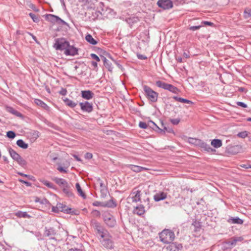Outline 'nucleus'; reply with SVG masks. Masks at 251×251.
I'll return each instance as SVG.
<instances>
[{
	"instance_id": "f257e3e1",
	"label": "nucleus",
	"mask_w": 251,
	"mask_h": 251,
	"mask_svg": "<svg viewBox=\"0 0 251 251\" xmlns=\"http://www.w3.org/2000/svg\"><path fill=\"white\" fill-rule=\"evenodd\" d=\"M160 241L165 244H170L174 240L175 233L171 230L165 229L159 234Z\"/></svg>"
},
{
	"instance_id": "f03ea898",
	"label": "nucleus",
	"mask_w": 251,
	"mask_h": 251,
	"mask_svg": "<svg viewBox=\"0 0 251 251\" xmlns=\"http://www.w3.org/2000/svg\"><path fill=\"white\" fill-rule=\"evenodd\" d=\"M143 90L145 92L146 98L148 100L152 102H156L157 101L158 93L153 90L151 87L147 85L143 86Z\"/></svg>"
},
{
	"instance_id": "7ed1b4c3",
	"label": "nucleus",
	"mask_w": 251,
	"mask_h": 251,
	"mask_svg": "<svg viewBox=\"0 0 251 251\" xmlns=\"http://www.w3.org/2000/svg\"><path fill=\"white\" fill-rule=\"evenodd\" d=\"M102 216L105 224L109 227H113L116 225L114 217L108 211H104Z\"/></svg>"
},
{
	"instance_id": "20e7f679",
	"label": "nucleus",
	"mask_w": 251,
	"mask_h": 251,
	"mask_svg": "<svg viewBox=\"0 0 251 251\" xmlns=\"http://www.w3.org/2000/svg\"><path fill=\"white\" fill-rule=\"evenodd\" d=\"M8 151L12 158L16 161L20 165L24 166L26 165V161L11 147L8 149Z\"/></svg>"
},
{
	"instance_id": "39448f33",
	"label": "nucleus",
	"mask_w": 251,
	"mask_h": 251,
	"mask_svg": "<svg viewBox=\"0 0 251 251\" xmlns=\"http://www.w3.org/2000/svg\"><path fill=\"white\" fill-rule=\"evenodd\" d=\"M69 42L67 41L64 38H57L55 40V43L53 45V47L56 50H65L68 47L69 45Z\"/></svg>"
},
{
	"instance_id": "423d86ee",
	"label": "nucleus",
	"mask_w": 251,
	"mask_h": 251,
	"mask_svg": "<svg viewBox=\"0 0 251 251\" xmlns=\"http://www.w3.org/2000/svg\"><path fill=\"white\" fill-rule=\"evenodd\" d=\"M92 204L95 206H101L108 208H115L117 206L116 202L113 199L105 202L95 201Z\"/></svg>"
},
{
	"instance_id": "0eeeda50",
	"label": "nucleus",
	"mask_w": 251,
	"mask_h": 251,
	"mask_svg": "<svg viewBox=\"0 0 251 251\" xmlns=\"http://www.w3.org/2000/svg\"><path fill=\"white\" fill-rule=\"evenodd\" d=\"M103 238L101 244L103 247L107 249H112L114 248V243L112 241V237L108 232V235L106 237H101Z\"/></svg>"
},
{
	"instance_id": "6e6552de",
	"label": "nucleus",
	"mask_w": 251,
	"mask_h": 251,
	"mask_svg": "<svg viewBox=\"0 0 251 251\" xmlns=\"http://www.w3.org/2000/svg\"><path fill=\"white\" fill-rule=\"evenodd\" d=\"M156 4L163 10H168L173 7V3L171 0H158Z\"/></svg>"
},
{
	"instance_id": "1a4fd4ad",
	"label": "nucleus",
	"mask_w": 251,
	"mask_h": 251,
	"mask_svg": "<svg viewBox=\"0 0 251 251\" xmlns=\"http://www.w3.org/2000/svg\"><path fill=\"white\" fill-rule=\"evenodd\" d=\"M93 226L97 231V233L99 234L100 237H106V235H108V231L101 226L100 224L98 222L95 221L93 224Z\"/></svg>"
},
{
	"instance_id": "9d476101",
	"label": "nucleus",
	"mask_w": 251,
	"mask_h": 251,
	"mask_svg": "<svg viewBox=\"0 0 251 251\" xmlns=\"http://www.w3.org/2000/svg\"><path fill=\"white\" fill-rule=\"evenodd\" d=\"M195 141V144L203 149L204 151H207V152H212L215 151V150L213 149L210 146L204 142L203 141L200 139H194Z\"/></svg>"
},
{
	"instance_id": "9b49d317",
	"label": "nucleus",
	"mask_w": 251,
	"mask_h": 251,
	"mask_svg": "<svg viewBox=\"0 0 251 251\" xmlns=\"http://www.w3.org/2000/svg\"><path fill=\"white\" fill-rule=\"evenodd\" d=\"M58 209L60 212H63L66 214H71L73 215H77L78 213L75 212V211L73 210L71 208L66 207L65 205L61 203H58L56 204Z\"/></svg>"
},
{
	"instance_id": "f8f14e48",
	"label": "nucleus",
	"mask_w": 251,
	"mask_h": 251,
	"mask_svg": "<svg viewBox=\"0 0 251 251\" xmlns=\"http://www.w3.org/2000/svg\"><path fill=\"white\" fill-rule=\"evenodd\" d=\"M81 109L83 112L90 113L93 110L92 103H90L87 101L79 103Z\"/></svg>"
},
{
	"instance_id": "ddd939ff",
	"label": "nucleus",
	"mask_w": 251,
	"mask_h": 251,
	"mask_svg": "<svg viewBox=\"0 0 251 251\" xmlns=\"http://www.w3.org/2000/svg\"><path fill=\"white\" fill-rule=\"evenodd\" d=\"M56 234V231L55 229L52 227H45L44 235L47 237H50V239H53L54 238L52 236H55Z\"/></svg>"
},
{
	"instance_id": "4468645a",
	"label": "nucleus",
	"mask_w": 251,
	"mask_h": 251,
	"mask_svg": "<svg viewBox=\"0 0 251 251\" xmlns=\"http://www.w3.org/2000/svg\"><path fill=\"white\" fill-rule=\"evenodd\" d=\"M64 53L66 55L75 56L78 54V50L76 48L73 46H71L69 44L68 47H67L66 50H65Z\"/></svg>"
},
{
	"instance_id": "2eb2a0df",
	"label": "nucleus",
	"mask_w": 251,
	"mask_h": 251,
	"mask_svg": "<svg viewBox=\"0 0 251 251\" xmlns=\"http://www.w3.org/2000/svg\"><path fill=\"white\" fill-rule=\"evenodd\" d=\"M243 240L242 237H233L226 242L229 247L235 246L238 242H241Z\"/></svg>"
},
{
	"instance_id": "dca6fc26",
	"label": "nucleus",
	"mask_w": 251,
	"mask_h": 251,
	"mask_svg": "<svg viewBox=\"0 0 251 251\" xmlns=\"http://www.w3.org/2000/svg\"><path fill=\"white\" fill-rule=\"evenodd\" d=\"M81 97L86 100H89L92 99L94 94L90 90H83L81 92Z\"/></svg>"
},
{
	"instance_id": "f3484780",
	"label": "nucleus",
	"mask_w": 251,
	"mask_h": 251,
	"mask_svg": "<svg viewBox=\"0 0 251 251\" xmlns=\"http://www.w3.org/2000/svg\"><path fill=\"white\" fill-rule=\"evenodd\" d=\"M61 188H62L63 193L65 194L66 196L68 197H74V194L70 189V187L68 183Z\"/></svg>"
},
{
	"instance_id": "a211bd4d",
	"label": "nucleus",
	"mask_w": 251,
	"mask_h": 251,
	"mask_svg": "<svg viewBox=\"0 0 251 251\" xmlns=\"http://www.w3.org/2000/svg\"><path fill=\"white\" fill-rule=\"evenodd\" d=\"M167 198V193L163 192H160L155 194L153 196L154 200L155 201H159L165 200Z\"/></svg>"
},
{
	"instance_id": "6ab92c4d",
	"label": "nucleus",
	"mask_w": 251,
	"mask_h": 251,
	"mask_svg": "<svg viewBox=\"0 0 251 251\" xmlns=\"http://www.w3.org/2000/svg\"><path fill=\"white\" fill-rule=\"evenodd\" d=\"M128 168L131 170L136 173L140 172L143 170H147V169L145 167H141L137 165L129 164L127 166Z\"/></svg>"
},
{
	"instance_id": "aec40b11",
	"label": "nucleus",
	"mask_w": 251,
	"mask_h": 251,
	"mask_svg": "<svg viewBox=\"0 0 251 251\" xmlns=\"http://www.w3.org/2000/svg\"><path fill=\"white\" fill-rule=\"evenodd\" d=\"M133 212L134 214H137L139 216L143 215L145 212V207L143 205L140 204L138 206H137L134 209Z\"/></svg>"
},
{
	"instance_id": "412c9836",
	"label": "nucleus",
	"mask_w": 251,
	"mask_h": 251,
	"mask_svg": "<svg viewBox=\"0 0 251 251\" xmlns=\"http://www.w3.org/2000/svg\"><path fill=\"white\" fill-rule=\"evenodd\" d=\"M182 248L181 244H176V243H171L167 247V249L169 251H179L180 248Z\"/></svg>"
},
{
	"instance_id": "4be33fe9",
	"label": "nucleus",
	"mask_w": 251,
	"mask_h": 251,
	"mask_svg": "<svg viewBox=\"0 0 251 251\" xmlns=\"http://www.w3.org/2000/svg\"><path fill=\"white\" fill-rule=\"evenodd\" d=\"M227 222L230 224L242 225L243 224V220L239 217H230L227 220Z\"/></svg>"
},
{
	"instance_id": "5701e85b",
	"label": "nucleus",
	"mask_w": 251,
	"mask_h": 251,
	"mask_svg": "<svg viewBox=\"0 0 251 251\" xmlns=\"http://www.w3.org/2000/svg\"><path fill=\"white\" fill-rule=\"evenodd\" d=\"M139 21L140 20L137 17H129L126 19V21L131 28L135 24L138 23Z\"/></svg>"
},
{
	"instance_id": "b1692460",
	"label": "nucleus",
	"mask_w": 251,
	"mask_h": 251,
	"mask_svg": "<svg viewBox=\"0 0 251 251\" xmlns=\"http://www.w3.org/2000/svg\"><path fill=\"white\" fill-rule=\"evenodd\" d=\"M35 103L37 105L43 108L44 109L46 110L47 111H49L50 109V108L49 106L47 105L46 103H45L44 101L42 100H39V99H35L34 100Z\"/></svg>"
},
{
	"instance_id": "393cba45",
	"label": "nucleus",
	"mask_w": 251,
	"mask_h": 251,
	"mask_svg": "<svg viewBox=\"0 0 251 251\" xmlns=\"http://www.w3.org/2000/svg\"><path fill=\"white\" fill-rule=\"evenodd\" d=\"M14 215L19 218H28L30 219L31 218V216L28 214L26 212H23L21 211H18L16 212Z\"/></svg>"
},
{
	"instance_id": "a878e982",
	"label": "nucleus",
	"mask_w": 251,
	"mask_h": 251,
	"mask_svg": "<svg viewBox=\"0 0 251 251\" xmlns=\"http://www.w3.org/2000/svg\"><path fill=\"white\" fill-rule=\"evenodd\" d=\"M101 58L106 68H107L109 71L112 72L113 68L111 63L104 56H101Z\"/></svg>"
},
{
	"instance_id": "bb28decb",
	"label": "nucleus",
	"mask_w": 251,
	"mask_h": 251,
	"mask_svg": "<svg viewBox=\"0 0 251 251\" xmlns=\"http://www.w3.org/2000/svg\"><path fill=\"white\" fill-rule=\"evenodd\" d=\"M6 110L9 113L16 116L18 117H23V115L20 112H18L17 110L14 109L13 107L8 106L6 107Z\"/></svg>"
},
{
	"instance_id": "cd10ccee",
	"label": "nucleus",
	"mask_w": 251,
	"mask_h": 251,
	"mask_svg": "<svg viewBox=\"0 0 251 251\" xmlns=\"http://www.w3.org/2000/svg\"><path fill=\"white\" fill-rule=\"evenodd\" d=\"M53 180L61 187L66 185L68 183L65 179L61 178L55 177L53 179Z\"/></svg>"
},
{
	"instance_id": "c85d7f7f",
	"label": "nucleus",
	"mask_w": 251,
	"mask_h": 251,
	"mask_svg": "<svg viewBox=\"0 0 251 251\" xmlns=\"http://www.w3.org/2000/svg\"><path fill=\"white\" fill-rule=\"evenodd\" d=\"M85 40L89 43L93 45H95L98 43V41L96 40H95L90 34H88L86 35Z\"/></svg>"
},
{
	"instance_id": "c756f323",
	"label": "nucleus",
	"mask_w": 251,
	"mask_h": 251,
	"mask_svg": "<svg viewBox=\"0 0 251 251\" xmlns=\"http://www.w3.org/2000/svg\"><path fill=\"white\" fill-rule=\"evenodd\" d=\"M155 84L158 87L167 90L169 84L160 80H157L155 82Z\"/></svg>"
},
{
	"instance_id": "7c9ffc66",
	"label": "nucleus",
	"mask_w": 251,
	"mask_h": 251,
	"mask_svg": "<svg viewBox=\"0 0 251 251\" xmlns=\"http://www.w3.org/2000/svg\"><path fill=\"white\" fill-rule=\"evenodd\" d=\"M211 144L215 148H219L222 146V142L220 139H214L212 140Z\"/></svg>"
},
{
	"instance_id": "2f4dec72",
	"label": "nucleus",
	"mask_w": 251,
	"mask_h": 251,
	"mask_svg": "<svg viewBox=\"0 0 251 251\" xmlns=\"http://www.w3.org/2000/svg\"><path fill=\"white\" fill-rule=\"evenodd\" d=\"M173 98L176 101L182 102V103H188V104H192L193 102L187 99H184L182 98L178 97L177 96H174Z\"/></svg>"
},
{
	"instance_id": "473e14b6",
	"label": "nucleus",
	"mask_w": 251,
	"mask_h": 251,
	"mask_svg": "<svg viewBox=\"0 0 251 251\" xmlns=\"http://www.w3.org/2000/svg\"><path fill=\"white\" fill-rule=\"evenodd\" d=\"M16 144L17 146L23 149H26L28 147V144L25 143L23 140L19 139L17 141Z\"/></svg>"
},
{
	"instance_id": "72a5a7b5",
	"label": "nucleus",
	"mask_w": 251,
	"mask_h": 251,
	"mask_svg": "<svg viewBox=\"0 0 251 251\" xmlns=\"http://www.w3.org/2000/svg\"><path fill=\"white\" fill-rule=\"evenodd\" d=\"M64 101L67 106L71 108H74L77 105L76 102H74L68 98L64 99Z\"/></svg>"
},
{
	"instance_id": "f704fd0d",
	"label": "nucleus",
	"mask_w": 251,
	"mask_h": 251,
	"mask_svg": "<svg viewBox=\"0 0 251 251\" xmlns=\"http://www.w3.org/2000/svg\"><path fill=\"white\" fill-rule=\"evenodd\" d=\"M167 90L169 91L170 92L174 94H178V93L180 92L179 90L176 87L171 84H169Z\"/></svg>"
},
{
	"instance_id": "c9c22d12",
	"label": "nucleus",
	"mask_w": 251,
	"mask_h": 251,
	"mask_svg": "<svg viewBox=\"0 0 251 251\" xmlns=\"http://www.w3.org/2000/svg\"><path fill=\"white\" fill-rule=\"evenodd\" d=\"M58 16L52 15V14H47L46 15L47 19L52 23H56L57 19Z\"/></svg>"
},
{
	"instance_id": "e433bc0d",
	"label": "nucleus",
	"mask_w": 251,
	"mask_h": 251,
	"mask_svg": "<svg viewBox=\"0 0 251 251\" xmlns=\"http://www.w3.org/2000/svg\"><path fill=\"white\" fill-rule=\"evenodd\" d=\"M75 187L77 190V191L79 193V195L82 197L84 199H85L86 198V195L83 192L79 184L78 183H76L75 184Z\"/></svg>"
},
{
	"instance_id": "4c0bfd02",
	"label": "nucleus",
	"mask_w": 251,
	"mask_h": 251,
	"mask_svg": "<svg viewBox=\"0 0 251 251\" xmlns=\"http://www.w3.org/2000/svg\"><path fill=\"white\" fill-rule=\"evenodd\" d=\"M239 147L238 146H234L229 147L227 150L228 151L229 153H231L233 154H236L238 152V149Z\"/></svg>"
},
{
	"instance_id": "58836bf2",
	"label": "nucleus",
	"mask_w": 251,
	"mask_h": 251,
	"mask_svg": "<svg viewBox=\"0 0 251 251\" xmlns=\"http://www.w3.org/2000/svg\"><path fill=\"white\" fill-rule=\"evenodd\" d=\"M141 191L140 190H137L136 192V194L134 196L132 197V201L133 202H138L141 201Z\"/></svg>"
},
{
	"instance_id": "ea45409f",
	"label": "nucleus",
	"mask_w": 251,
	"mask_h": 251,
	"mask_svg": "<svg viewBox=\"0 0 251 251\" xmlns=\"http://www.w3.org/2000/svg\"><path fill=\"white\" fill-rule=\"evenodd\" d=\"M192 225L195 227V231H200L201 227V223L196 220L193 222Z\"/></svg>"
},
{
	"instance_id": "a19ab883",
	"label": "nucleus",
	"mask_w": 251,
	"mask_h": 251,
	"mask_svg": "<svg viewBox=\"0 0 251 251\" xmlns=\"http://www.w3.org/2000/svg\"><path fill=\"white\" fill-rule=\"evenodd\" d=\"M34 201L35 202H39L41 204H47L49 202L47 199H44L43 200H40V199L37 197H35Z\"/></svg>"
},
{
	"instance_id": "79ce46f5",
	"label": "nucleus",
	"mask_w": 251,
	"mask_h": 251,
	"mask_svg": "<svg viewBox=\"0 0 251 251\" xmlns=\"http://www.w3.org/2000/svg\"><path fill=\"white\" fill-rule=\"evenodd\" d=\"M29 16L31 17L34 22L38 23L40 21V18L38 16H37L32 13H30L29 14Z\"/></svg>"
},
{
	"instance_id": "37998d69",
	"label": "nucleus",
	"mask_w": 251,
	"mask_h": 251,
	"mask_svg": "<svg viewBox=\"0 0 251 251\" xmlns=\"http://www.w3.org/2000/svg\"><path fill=\"white\" fill-rule=\"evenodd\" d=\"M148 126L152 128L153 130L158 128V126L153 121L150 120L148 122Z\"/></svg>"
},
{
	"instance_id": "c03bdc74",
	"label": "nucleus",
	"mask_w": 251,
	"mask_h": 251,
	"mask_svg": "<svg viewBox=\"0 0 251 251\" xmlns=\"http://www.w3.org/2000/svg\"><path fill=\"white\" fill-rule=\"evenodd\" d=\"M42 183L47 186L48 187L50 188H53V183L50 182V181L46 180H43L41 181Z\"/></svg>"
},
{
	"instance_id": "a18cd8bd",
	"label": "nucleus",
	"mask_w": 251,
	"mask_h": 251,
	"mask_svg": "<svg viewBox=\"0 0 251 251\" xmlns=\"http://www.w3.org/2000/svg\"><path fill=\"white\" fill-rule=\"evenodd\" d=\"M6 136L10 139H14L16 136V134L13 131H8L7 132Z\"/></svg>"
},
{
	"instance_id": "49530a36",
	"label": "nucleus",
	"mask_w": 251,
	"mask_h": 251,
	"mask_svg": "<svg viewBox=\"0 0 251 251\" xmlns=\"http://www.w3.org/2000/svg\"><path fill=\"white\" fill-rule=\"evenodd\" d=\"M162 126L163 127L164 134H165L166 132L168 133H174L173 129L172 128L167 127L164 126L163 122H162Z\"/></svg>"
},
{
	"instance_id": "de8ad7c7",
	"label": "nucleus",
	"mask_w": 251,
	"mask_h": 251,
	"mask_svg": "<svg viewBox=\"0 0 251 251\" xmlns=\"http://www.w3.org/2000/svg\"><path fill=\"white\" fill-rule=\"evenodd\" d=\"M248 135V132L246 131H242L240 132H239L237 134V136L239 137L245 138V137H247Z\"/></svg>"
},
{
	"instance_id": "09e8293b",
	"label": "nucleus",
	"mask_w": 251,
	"mask_h": 251,
	"mask_svg": "<svg viewBox=\"0 0 251 251\" xmlns=\"http://www.w3.org/2000/svg\"><path fill=\"white\" fill-rule=\"evenodd\" d=\"M92 214L93 215V216L94 217H100V211H98L97 210H93L92 211Z\"/></svg>"
},
{
	"instance_id": "8fccbe9b",
	"label": "nucleus",
	"mask_w": 251,
	"mask_h": 251,
	"mask_svg": "<svg viewBox=\"0 0 251 251\" xmlns=\"http://www.w3.org/2000/svg\"><path fill=\"white\" fill-rule=\"evenodd\" d=\"M56 23L60 25H68V24L66 22L60 19L58 16Z\"/></svg>"
},
{
	"instance_id": "3c124183",
	"label": "nucleus",
	"mask_w": 251,
	"mask_h": 251,
	"mask_svg": "<svg viewBox=\"0 0 251 251\" xmlns=\"http://www.w3.org/2000/svg\"><path fill=\"white\" fill-rule=\"evenodd\" d=\"M244 17L245 18H248L251 16V9H246L244 11Z\"/></svg>"
},
{
	"instance_id": "603ef678",
	"label": "nucleus",
	"mask_w": 251,
	"mask_h": 251,
	"mask_svg": "<svg viewBox=\"0 0 251 251\" xmlns=\"http://www.w3.org/2000/svg\"><path fill=\"white\" fill-rule=\"evenodd\" d=\"M139 126L143 129H146L148 127V123L146 124L145 122H140L139 123Z\"/></svg>"
},
{
	"instance_id": "864d4df0",
	"label": "nucleus",
	"mask_w": 251,
	"mask_h": 251,
	"mask_svg": "<svg viewBox=\"0 0 251 251\" xmlns=\"http://www.w3.org/2000/svg\"><path fill=\"white\" fill-rule=\"evenodd\" d=\"M107 189H101L100 190V197L102 198H105L107 195Z\"/></svg>"
},
{
	"instance_id": "5fc2aeb1",
	"label": "nucleus",
	"mask_w": 251,
	"mask_h": 251,
	"mask_svg": "<svg viewBox=\"0 0 251 251\" xmlns=\"http://www.w3.org/2000/svg\"><path fill=\"white\" fill-rule=\"evenodd\" d=\"M203 26V25H196V26H191L189 27V29L192 31H195L196 30L199 29L201 27Z\"/></svg>"
},
{
	"instance_id": "6e6d98bb",
	"label": "nucleus",
	"mask_w": 251,
	"mask_h": 251,
	"mask_svg": "<svg viewBox=\"0 0 251 251\" xmlns=\"http://www.w3.org/2000/svg\"><path fill=\"white\" fill-rule=\"evenodd\" d=\"M18 174L19 175L21 176L26 177L28 178V179H29L30 180H32V178L34 177L33 176H30V175H26V174H24L23 173H21V172H18Z\"/></svg>"
},
{
	"instance_id": "4d7b16f0",
	"label": "nucleus",
	"mask_w": 251,
	"mask_h": 251,
	"mask_svg": "<svg viewBox=\"0 0 251 251\" xmlns=\"http://www.w3.org/2000/svg\"><path fill=\"white\" fill-rule=\"evenodd\" d=\"M201 25H208V26H213L214 25V23L211 22H208V21H202L201 22Z\"/></svg>"
},
{
	"instance_id": "13d9d810",
	"label": "nucleus",
	"mask_w": 251,
	"mask_h": 251,
	"mask_svg": "<svg viewBox=\"0 0 251 251\" xmlns=\"http://www.w3.org/2000/svg\"><path fill=\"white\" fill-rule=\"evenodd\" d=\"M67 93V91L66 89L62 88L60 90V91L59 92V94L62 96H65L66 95Z\"/></svg>"
},
{
	"instance_id": "bf43d9fd",
	"label": "nucleus",
	"mask_w": 251,
	"mask_h": 251,
	"mask_svg": "<svg viewBox=\"0 0 251 251\" xmlns=\"http://www.w3.org/2000/svg\"><path fill=\"white\" fill-rule=\"evenodd\" d=\"M90 56H91V57H92V59L96 60L97 61L99 62L100 61V58L96 54L91 53L90 54Z\"/></svg>"
},
{
	"instance_id": "052dcab7",
	"label": "nucleus",
	"mask_w": 251,
	"mask_h": 251,
	"mask_svg": "<svg viewBox=\"0 0 251 251\" xmlns=\"http://www.w3.org/2000/svg\"><path fill=\"white\" fill-rule=\"evenodd\" d=\"M180 121L179 119H173L171 120V122L173 125H176L179 124Z\"/></svg>"
},
{
	"instance_id": "680f3d73",
	"label": "nucleus",
	"mask_w": 251,
	"mask_h": 251,
	"mask_svg": "<svg viewBox=\"0 0 251 251\" xmlns=\"http://www.w3.org/2000/svg\"><path fill=\"white\" fill-rule=\"evenodd\" d=\"M84 157L85 159H90L93 157V154L90 152H87L85 153Z\"/></svg>"
},
{
	"instance_id": "e2e57ef3",
	"label": "nucleus",
	"mask_w": 251,
	"mask_h": 251,
	"mask_svg": "<svg viewBox=\"0 0 251 251\" xmlns=\"http://www.w3.org/2000/svg\"><path fill=\"white\" fill-rule=\"evenodd\" d=\"M236 103H237V105L238 106H240L242 107L243 108L247 107V105L246 103H245L244 102H243L238 101V102H237Z\"/></svg>"
},
{
	"instance_id": "0e129e2a",
	"label": "nucleus",
	"mask_w": 251,
	"mask_h": 251,
	"mask_svg": "<svg viewBox=\"0 0 251 251\" xmlns=\"http://www.w3.org/2000/svg\"><path fill=\"white\" fill-rule=\"evenodd\" d=\"M240 166L242 168H245V169H251V165L249 164H241L240 165Z\"/></svg>"
},
{
	"instance_id": "69168bd1",
	"label": "nucleus",
	"mask_w": 251,
	"mask_h": 251,
	"mask_svg": "<svg viewBox=\"0 0 251 251\" xmlns=\"http://www.w3.org/2000/svg\"><path fill=\"white\" fill-rule=\"evenodd\" d=\"M137 56L138 58L141 60H145L147 58V57L145 55L141 54H138Z\"/></svg>"
},
{
	"instance_id": "338daca9",
	"label": "nucleus",
	"mask_w": 251,
	"mask_h": 251,
	"mask_svg": "<svg viewBox=\"0 0 251 251\" xmlns=\"http://www.w3.org/2000/svg\"><path fill=\"white\" fill-rule=\"evenodd\" d=\"M57 169L61 173H67V171L62 167L59 166Z\"/></svg>"
},
{
	"instance_id": "774afa93",
	"label": "nucleus",
	"mask_w": 251,
	"mask_h": 251,
	"mask_svg": "<svg viewBox=\"0 0 251 251\" xmlns=\"http://www.w3.org/2000/svg\"><path fill=\"white\" fill-rule=\"evenodd\" d=\"M52 211L55 213H58L59 212V210L58 209L57 205L55 206H52L51 208Z\"/></svg>"
}]
</instances>
